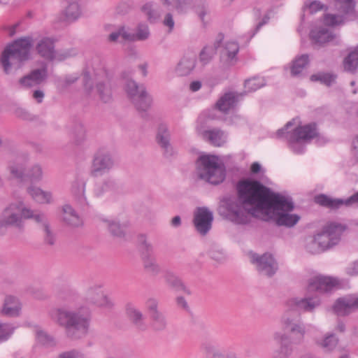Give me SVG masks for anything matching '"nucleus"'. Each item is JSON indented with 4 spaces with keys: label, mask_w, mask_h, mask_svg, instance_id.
I'll list each match as a JSON object with an SVG mask.
<instances>
[{
    "label": "nucleus",
    "mask_w": 358,
    "mask_h": 358,
    "mask_svg": "<svg viewBox=\"0 0 358 358\" xmlns=\"http://www.w3.org/2000/svg\"><path fill=\"white\" fill-rule=\"evenodd\" d=\"M243 194L245 201L256 204L252 213L257 218L273 220L278 226L287 227L294 226L300 220L298 215L289 213L294 208L291 198L274 193L262 183L245 185Z\"/></svg>",
    "instance_id": "1"
},
{
    "label": "nucleus",
    "mask_w": 358,
    "mask_h": 358,
    "mask_svg": "<svg viewBox=\"0 0 358 358\" xmlns=\"http://www.w3.org/2000/svg\"><path fill=\"white\" fill-rule=\"evenodd\" d=\"M321 304L317 296L292 297L285 302V310L280 317L283 330L289 333V337L285 333L275 331L273 339L280 343L279 355L289 357L294 350L293 345L301 344L304 339L306 328L299 317L302 312L312 313Z\"/></svg>",
    "instance_id": "2"
},
{
    "label": "nucleus",
    "mask_w": 358,
    "mask_h": 358,
    "mask_svg": "<svg viewBox=\"0 0 358 358\" xmlns=\"http://www.w3.org/2000/svg\"><path fill=\"white\" fill-rule=\"evenodd\" d=\"M49 316L54 323L64 329L66 337L72 341L83 339L90 332L92 317L87 308H56L50 310Z\"/></svg>",
    "instance_id": "3"
},
{
    "label": "nucleus",
    "mask_w": 358,
    "mask_h": 358,
    "mask_svg": "<svg viewBox=\"0 0 358 358\" xmlns=\"http://www.w3.org/2000/svg\"><path fill=\"white\" fill-rule=\"evenodd\" d=\"M255 183L261 182L250 180L239 181L237 184V192L238 199L244 206L240 204L236 199H224L218 208L220 215L236 224H247L250 222L252 217L257 218L252 213L253 210L257 208L256 204L245 201V199L243 196V187L246 185L252 186Z\"/></svg>",
    "instance_id": "4"
},
{
    "label": "nucleus",
    "mask_w": 358,
    "mask_h": 358,
    "mask_svg": "<svg viewBox=\"0 0 358 358\" xmlns=\"http://www.w3.org/2000/svg\"><path fill=\"white\" fill-rule=\"evenodd\" d=\"M32 45V37L26 36L14 41L6 47L0 57L6 74L17 71L30 59Z\"/></svg>",
    "instance_id": "5"
},
{
    "label": "nucleus",
    "mask_w": 358,
    "mask_h": 358,
    "mask_svg": "<svg viewBox=\"0 0 358 358\" xmlns=\"http://www.w3.org/2000/svg\"><path fill=\"white\" fill-rule=\"evenodd\" d=\"M293 125L292 121L288 122L285 126L276 132L279 138H285L289 148L296 154H302L306 144L317 136L315 124H308L296 127L292 132L287 129Z\"/></svg>",
    "instance_id": "6"
},
{
    "label": "nucleus",
    "mask_w": 358,
    "mask_h": 358,
    "mask_svg": "<svg viewBox=\"0 0 358 358\" xmlns=\"http://www.w3.org/2000/svg\"><path fill=\"white\" fill-rule=\"evenodd\" d=\"M32 216L31 209L21 201L8 203L0 213V236H4L11 228L22 232L24 229L27 217Z\"/></svg>",
    "instance_id": "7"
},
{
    "label": "nucleus",
    "mask_w": 358,
    "mask_h": 358,
    "mask_svg": "<svg viewBox=\"0 0 358 358\" xmlns=\"http://www.w3.org/2000/svg\"><path fill=\"white\" fill-rule=\"evenodd\" d=\"M196 175L199 179L217 185L224 180L226 168L217 156L203 155L196 161Z\"/></svg>",
    "instance_id": "8"
},
{
    "label": "nucleus",
    "mask_w": 358,
    "mask_h": 358,
    "mask_svg": "<svg viewBox=\"0 0 358 358\" xmlns=\"http://www.w3.org/2000/svg\"><path fill=\"white\" fill-rule=\"evenodd\" d=\"M55 43L56 39L53 37H41L36 43V52L41 57L52 62H63L77 55L74 48L56 50Z\"/></svg>",
    "instance_id": "9"
},
{
    "label": "nucleus",
    "mask_w": 358,
    "mask_h": 358,
    "mask_svg": "<svg viewBox=\"0 0 358 358\" xmlns=\"http://www.w3.org/2000/svg\"><path fill=\"white\" fill-rule=\"evenodd\" d=\"M96 83V92L100 99L104 103L112 100L111 89L108 85V80L106 72L101 69L99 73L91 74L85 71L83 74V85L87 93H90L93 89V84Z\"/></svg>",
    "instance_id": "10"
},
{
    "label": "nucleus",
    "mask_w": 358,
    "mask_h": 358,
    "mask_svg": "<svg viewBox=\"0 0 358 358\" xmlns=\"http://www.w3.org/2000/svg\"><path fill=\"white\" fill-rule=\"evenodd\" d=\"M124 90L127 97L138 112H145L150 108L152 98L143 85H138L134 80L127 79Z\"/></svg>",
    "instance_id": "11"
},
{
    "label": "nucleus",
    "mask_w": 358,
    "mask_h": 358,
    "mask_svg": "<svg viewBox=\"0 0 358 358\" xmlns=\"http://www.w3.org/2000/svg\"><path fill=\"white\" fill-rule=\"evenodd\" d=\"M150 36V31L148 24L139 23L137 24L135 31H131L128 27L120 26L108 36L107 40L108 42L115 43L121 37L124 41L136 42L146 41Z\"/></svg>",
    "instance_id": "12"
},
{
    "label": "nucleus",
    "mask_w": 358,
    "mask_h": 358,
    "mask_svg": "<svg viewBox=\"0 0 358 358\" xmlns=\"http://www.w3.org/2000/svg\"><path fill=\"white\" fill-rule=\"evenodd\" d=\"M345 227L338 223H329L324 226L321 232L316 234L319 245L325 251L337 245Z\"/></svg>",
    "instance_id": "13"
},
{
    "label": "nucleus",
    "mask_w": 358,
    "mask_h": 358,
    "mask_svg": "<svg viewBox=\"0 0 358 358\" xmlns=\"http://www.w3.org/2000/svg\"><path fill=\"white\" fill-rule=\"evenodd\" d=\"M115 162L111 154L103 149L99 150L94 155L91 175L98 177L108 173L114 166Z\"/></svg>",
    "instance_id": "14"
},
{
    "label": "nucleus",
    "mask_w": 358,
    "mask_h": 358,
    "mask_svg": "<svg viewBox=\"0 0 358 358\" xmlns=\"http://www.w3.org/2000/svg\"><path fill=\"white\" fill-rule=\"evenodd\" d=\"M251 262L255 265L257 270L262 275L271 277L273 275L278 267L273 257L268 253L259 255L257 253L250 252Z\"/></svg>",
    "instance_id": "15"
},
{
    "label": "nucleus",
    "mask_w": 358,
    "mask_h": 358,
    "mask_svg": "<svg viewBox=\"0 0 358 358\" xmlns=\"http://www.w3.org/2000/svg\"><path fill=\"white\" fill-rule=\"evenodd\" d=\"M48 77V67L45 64L40 69L31 70L20 78L18 84L21 88L30 89L44 83Z\"/></svg>",
    "instance_id": "16"
},
{
    "label": "nucleus",
    "mask_w": 358,
    "mask_h": 358,
    "mask_svg": "<svg viewBox=\"0 0 358 358\" xmlns=\"http://www.w3.org/2000/svg\"><path fill=\"white\" fill-rule=\"evenodd\" d=\"M85 298L87 303L98 307L110 308L113 306L112 300L101 285L90 287L86 291Z\"/></svg>",
    "instance_id": "17"
},
{
    "label": "nucleus",
    "mask_w": 358,
    "mask_h": 358,
    "mask_svg": "<svg viewBox=\"0 0 358 358\" xmlns=\"http://www.w3.org/2000/svg\"><path fill=\"white\" fill-rule=\"evenodd\" d=\"M213 213L206 207H199L194 213L193 222L196 230L201 235H206L212 227Z\"/></svg>",
    "instance_id": "18"
},
{
    "label": "nucleus",
    "mask_w": 358,
    "mask_h": 358,
    "mask_svg": "<svg viewBox=\"0 0 358 358\" xmlns=\"http://www.w3.org/2000/svg\"><path fill=\"white\" fill-rule=\"evenodd\" d=\"M28 162L29 157L27 155H17L15 158L9 161L6 169L10 177L20 182L25 181Z\"/></svg>",
    "instance_id": "19"
},
{
    "label": "nucleus",
    "mask_w": 358,
    "mask_h": 358,
    "mask_svg": "<svg viewBox=\"0 0 358 358\" xmlns=\"http://www.w3.org/2000/svg\"><path fill=\"white\" fill-rule=\"evenodd\" d=\"M335 313L339 316H346L358 310V296L349 294L338 298L333 306Z\"/></svg>",
    "instance_id": "20"
},
{
    "label": "nucleus",
    "mask_w": 358,
    "mask_h": 358,
    "mask_svg": "<svg viewBox=\"0 0 358 358\" xmlns=\"http://www.w3.org/2000/svg\"><path fill=\"white\" fill-rule=\"evenodd\" d=\"M338 285L339 281L338 279L319 275L309 279L308 289L309 291H316L320 293H326L331 292Z\"/></svg>",
    "instance_id": "21"
},
{
    "label": "nucleus",
    "mask_w": 358,
    "mask_h": 358,
    "mask_svg": "<svg viewBox=\"0 0 358 358\" xmlns=\"http://www.w3.org/2000/svg\"><path fill=\"white\" fill-rule=\"evenodd\" d=\"M315 201L320 206L331 208H338L342 205L350 206L354 204H358V192L346 199H332L327 195L320 194L315 196Z\"/></svg>",
    "instance_id": "22"
},
{
    "label": "nucleus",
    "mask_w": 358,
    "mask_h": 358,
    "mask_svg": "<svg viewBox=\"0 0 358 358\" xmlns=\"http://www.w3.org/2000/svg\"><path fill=\"white\" fill-rule=\"evenodd\" d=\"M125 313L129 320L138 330H146L145 315L139 307L132 302H128L125 305Z\"/></svg>",
    "instance_id": "23"
},
{
    "label": "nucleus",
    "mask_w": 358,
    "mask_h": 358,
    "mask_svg": "<svg viewBox=\"0 0 358 358\" xmlns=\"http://www.w3.org/2000/svg\"><path fill=\"white\" fill-rule=\"evenodd\" d=\"M170 133L168 127L166 124L159 126L156 140L157 143L164 150V155L166 157H171L176 154V152L170 143Z\"/></svg>",
    "instance_id": "24"
},
{
    "label": "nucleus",
    "mask_w": 358,
    "mask_h": 358,
    "mask_svg": "<svg viewBox=\"0 0 358 358\" xmlns=\"http://www.w3.org/2000/svg\"><path fill=\"white\" fill-rule=\"evenodd\" d=\"M62 220L64 224L71 228H78L83 224V221L78 213L70 204L62 207Z\"/></svg>",
    "instance_id": "25"
},
{
    "label": "nucleus",
    "mask_w": 358,
    "mask_h": 358,
    "mask_svg": "<svg viewBox=\"0 0 358 358\" xmlns=\"http://www.w3.org/2000/svg\"><path fill=\"white\" fill-rule=\"evenodd\" d=\"M197 62L196 55L193 53L185 55L178 63L176 72L180 76L190 75L196 68Z\"/></svg>",
    "instance_id": "26"
},
{
    "label": "nucleus",
    "mask_w": 358,
    "mask_h": 358,
    "mask_svg": "<svg viewBox=\"0 0 358 358\" xmlns=\"http://www.w3.org/2000/svg\"><path fill=\"white\" fill-rule=\"evenodd\" d=\"M66 6L62 11L64 20L73 22L78 19L82 13L80 0H63Z\"/></svg>",
    "instance_id": "27"
},
{
    "label": "nucleus",
    "mask_w": 358,
    "mask_h": 358,
    "mask_svg": "<svg viewBox=\"0 0 358 358\" xmlns=\"http://www.w3.org/2000/svg\"><path fill=\"white\" fill-rule=\"evenodd\" d=\"M167 10H175L178 14H186L192 8L193 0H160Z\"/></svg>",
    "instance_id": "28"
},
{
    "label": "nucleus",
    "mask_w": 358,
    "mask_h": 358,
    "mask_svg": "<svg viewBox=\"0 0 358 358\" xmlns=\"http://www.w3.org/2000/svg\"><path fill=\"white\" fill-rule=\"evenodd\" d=\"M71 141L76 145H82L87 138L85 127L81 122H73L69 128Z\"/></svg>",
    "instance_id": "29"
},
{
    "label": "nucleus",
    "mask_w": 358,
    "mask_h": 358,
    "mask_svg": "<svg viewBox=\"0 0 358 358\" xmlns=\"http://www.w3.org/2000/svg\"><path fill=\"white\" fill-rule=\"evenodd\" d=\"M240 95L238 93L231 92L225 93L217 101V108L223 113H227L236 106Z\"/></svg>",
    "instance_id": "30"
},
{
    "label": "nucleus",
    "mask_w": 358,
    "mask_h": 358,
    "mask_svg": "<svg viewBox=\"0 0 358 358\" xmlns=\"http://www.w3.org/2000/svg\"><path fill=\"white\" fill-rule=\"evenodd\" d=\"M21 304L19 300L12 296H8L5 298L1 313L8 317H17L20 315Z\"/></svg>",
    "instance_id": "31"
},
{
    "label": "nucleus",
    "mask_w": 358,
    "mask_h": 358,
    "mask_svg": "<svg viewBox=\"0 0 358 358\" xmlns=\"http://www.w3.org/2000/svg\"><path fill=\"white\" fill-rule=\"evenodd\" d=\"M164 280L168 287L177 291H183L191 294L190 290L185 285L182 280L175 273L166 271L164 275Z\"/></svg>",
    "instance_id": "32"
},
{
    "label": "nucleus",
    "mask_w": 358,
    "mask_h": 358,
    "mask_svg": "<svg viewBox=\"0 0 358 358\" xmlns=\"http://www.w3.org/2000/svg\"><path fill=\"white\" fill-rule=\"evenodd\" d=\"M239 51V45L236 42H226L221 50V58L227 63L231 64L236 61V55Z\"/></svg>",
    "instance_id": "33"
},
{
    "label": "nucleus",
    "mask_w": 358,
    "mask_h": 358,
    "mask_svg": "<svg viewBox=\"0 0 358 358\" xmlns=\"http://www.w3.org/2000/svg\"><path fill=\"white\" fill-rule=\"evenodd\" d=\"M85 182L83 180H76L72 183L71 192V194L81 207H85L88 205L86 197L85 196Z\"/></svg>",
    "instance_id": "34"
},
{
    "label": "nucleus",
    "mask_w": 358,
    "mask_h": 358,
    "mask_svg": "<svg viewBox=\"0 0 358 358\" xmlns=\"http://www.w3.org/2000/svg\"><path fill=\"white\" fill-rule=\"evenodd\" d=\"M27 192L34 201L39 203H50L52 201V193L44 191L38 187L30 185L27 188Z\"/></svg>",
    "instance_id": "35"
},
{
    "label": "nucleus",
    "mask_w": 358,
    "mask_h": 358,
    "mask_svg": "<svg viewBox=\"0 0 358 358\" xmlns=\"http://www.w3.org/2000/svg\"><path fill=\"white\" fill-rule=\"evenodd\" d=\"M310 36L312 41L318 45H323L334 38V35L327 28L313 29Z\"/></svg>",
    "instance_id": "36"
},
{
    "label": "nucleus",
    "mask_w": 358,
    "mask_h": 358,
    "mask_svg": "<svg viewBox=\"0 0 358 358\" xmlns=\"http://www.w3.org/2000/svg\"><path fill=\"white\" fill-rule=\"evenodd\" d=\"M201 135L204 139L208 141L215 146L222 145L226 140L224 132L220 129L203 131Z\"/></svg>",
    "instance_id": "37"
},
{
    "label": "nucleus",
    "mask_w": 358,
    "mask_h": 358,
    "mask_svg": "<svg viewBox=\"0 0 358 358\" xmlns=\"http://www.w3.org/2000/svg\"><path fill=\"white\" fill-rule=\"evenodd\" d=\"M43 166L38 163H35L27 168L25 180L31 183L39 182L43 180Z\"/></svg>",
    "instance_id": "38"
},
{
    "label": "nucleus",
    "mask_w": 358,
    "mask_h": 358,
    "mask_svg": "<svg viewBox=\"0 0 358 358\" xmlns=\"http://www.w3.org/2000/svg\"><path fill=\"white\" fill-rule=\"evenodd\" d=\"M150 327L155 332H162L166 329L168 321L164 313L159 312L157 313L150 315Z\"/></svg>",
    "instance_id": "39"
},
{
    "label": "nucleus",
    "mask_w": 358,
    "mask_h": 358,
    "mask_svg": "<svg viewBox=\"0 0 358 358\" xmlns=\"http://www.w3.org/2000/svg\"><path fill=\"white\" fill-rule=\"evenodd\" d=\"M143 268L145 273L151 276H157L161 272V267L157 262L155 256L141 259Z\"/></svg>",
    "instance_id": "40"
},
{
    "label": "nucleus",
    "mask_w": 358,
    "mask_h": 358,
    "mask_svg": "<svg viewBox=\"0 0 358 358\" xmlns=\"http://www.w3.org/2000/svg\"><path fill=\"white\" fill-rule=\"evenodd\" d=\"M116 182L114 179L108 178L103 180L101 182L95 185L94 188V194L100 197L106 192L113 190L115 188Z\"/></svg>",
    "instance_id": "41"
},
{
    "label": "nucleus",
    "mask_w": 358,
    "mask_h": 358,
    "mask_svg": "<svg viewBox=\"0 0 358 358\" xmlns=\"http://www.w3.org/2000/svg\"><path fill=\"white\" fill-rule=\"evenodd\" d=\"M343 67L345 71L352 73L358 68V46L345 58Z\"/></svg>",
    "instance_id": "42"
},
{
    "label": "nucleus",
    "mask_w": 358,
    "mask_h": 358,
    "mask_svg": "<svg viewBox=\"0 0 358 358\" xmlns=\"http://www.w3.org/2000/svg\"><path fill=\"white\" fill-rule=\"evenodd\" d=\"M309 59L308 55H302L296 57L292 64L290 67L291 75L292 76H299L304 68L308 64Z\"/></svg>",
    "instance_id": "43"
},
{
    "label": "nucleus",
    "mask_w": 358,
    "mask_h": 358,
    "mask_svg": "<svg viewBox=\"0 0 358 358\" xmlns=\"http://www.w3.org/2000/svg\"><path fill=\"white\" fill-rule=\"evenodd\" d=\"M200 350L206 357H220L224 356L222 351L215 344L209 341L203 342Z\"/></svg>",
    "instance_id": "44"
},
{
    "label": "nucleus",
    "mask_w": 358,
    "mask_h": 358,
    "mask_svg": "<svg viewBox=\"0 0 358 358\" xmlns=\"http://www.w3.org/2000/svg\"><path fill=\"white\" fill-rule=\"evenodd\" d=\"M36 339L38 343L47 347L56 345L55 338L41 329H38L36 331Z\"/></svg>",
    "instance_id": "45"
},
{
    "label": "nucleus",
    "mask_w": 358,
    "mask_h": 358,
    "mask_svg": "<svg viewBox=\"0 0 358 358\" xmlns=\"http://www.w3.org/2000/svg\"><path fill=\"white\" fill-rule=\"evenodd\" d=\"M139 250L141 259L155 256L153 246L143 236L139 238Z\"/></svg>",
    "instance_id": "46"
},
{
    "label": "nucleus",
    "mask_w": 358,
    "mask_h": 358,
    "mask_svg": "<svg viewBox=\"0 0 358 358\" xmlns=\"http://www.w3.org/2000/svg\"><path fill=\"white\" fill-rule=\"evenodd\" d=\"M194 8L200 20L204 22L205 16L209 13V8L206 1L205 0H196L195 2L193 1L191 8Z\"/></svg>",
    "instance_id": "47"
},
{
    "label": "nucleus",
    "mask_w": 358,
    "mask_h": 358,
    "mask_svg": "<svg viewBox=\"0 0 358 358\" xmlns=\"http://www.w3.org/2000/svg\"><path fill=\"white\" fill-rule=\"evenodd\" d=\"M338 343V338L334 334H327L320 343V346L326 350H333Z\"/></svg>",
    "instance_id": "48"
},
{
    "label": "nucleus",
    "mask_w": 358,
    "mask_h": 358,
    "mask_svg": "<svg viewBox=\"0 0 358 358\" xmlns=\"http://www.w3.org/2000/svg\"><path fill=\"white\" fill-rule=\"evenodd\" d=\"M216 53V48L213 46L204 47L199 54V59L203 65L208 64Z\"/></svg>",
    "instance_id": "49"
},
{
    "label": "nucleus",
    "mask_w": 358,
    "mask_h": 358,
    "mask_svg": "<svg viewBox=\"0 0 358 358\" xmlns=\"http://www.w3.org/2000/svg\"><path fill=\"white\" fill-rule=\"evenodd\" d=\"M336 79V76L329 73H319L310 76L311 81H320V83L330 86Z\"/></svg>",
    "instance_id": "50"
},
{
    "label": "nucleus",
    "mask_w": 358,
    "mask_h": 358,
    "mask_svg": "<svg viewBox=\"0 0 358 358\" xmlns=\"http://www.w3.org/2000/svg\"><path fill=\"white\" fill-rule=\"evenodd\" d=\"M306 249L310 254H319L324 252L322 248L319 245L316 235L307 241Z\"/></svg>",
    "instance_id": "51"
},
{
    "label": "nucleus",
    "mask_w": 358,
    "mask_h": 358,
    "mask_svg": "<svg viewBox=\"0 0 358 358\" xmlns=\"http://www.w3.org/2000/svg\"><path fill=\"white\" fill-rule=\"evenodd\" d=\"M15 327L10 324L0 323V342L7 341L13 334Z\"/></svg>",
    "instance_id": "52"
},
{
    "label": "nucleus",
    "mask_w": 358,
    "mask_h": 358,
    "mask_svg": "<svg viewBox=\"0 0 358 358\" xmlns=\"http://www.w3.org/2000/svg\"><path fill=\"white\" fill-rule=\"evenodd\" d=\"M78 79L77 74L67 75L64 78H59L57 80V86L59 89L64 90L76 83Z\"/></svg>",
    "instance_id": "53"
},
{
    "label": "nucleus",
    "mask_w": 358,
    "mask_h": 358,
    "mask_svg": "<svg viewBox=\"0 0 358 358\" xmlns=\"http://www.w3.org/2000/svg\"><path fill=\"white\" fill-rule=\"evenodd\" d=\"M141 10L146 16L147 19L151 22H155L157 19L159 18V13L152 8V4H145L142 7Z\"/></svg>",
    "instance_id": "54"
},
{
    "label": "nucleus",
    "mask_w": 358,
    "mask_h": 358,
    "mask_svg": "<svg viewBox=\"0 0 358 358\" xmlns=\"http://www.w3.org/2000/svg\"><path fill=\"white\" fill-rule=\"evenodd\" d=\"M107 226L110 234L117 237H122L124 235V230L119 222L115 221H108Z\"/></svg>",
    "instance_id": "55"
},
{
    "label": "nucleus",
    "mask_w": 358,
    "mask_h": 358,
    "mask_svg": "<svg viewBox=\"0 0 358 358\" xmlns=\"http://www.w3.org/2000/svg\"><path fill=\"white\" fill-rule=\"evenodd\" d=\"M337 9L344 13H349L354 9L353 0H335Z\"/></svg>",
    "instance_id": "56"
},
{
    "label": "nucleus",
    "mask_w": 358,
    "mask_h": 358,
    "mask_svg": "<svg viewBox=\"0 0 358 358\" xmlns=\"http://www.w3.org/2000/svg\"><path fill=\"white\" fill-rule=\"evenodd\" d=\"M264 85V83L263 79L259 78H253L251 79H248L245 83V87L249 92H254Z\"/></svg>",
    "instance_id": "57"
},
{
    "label": "nucleus",
    "mask_w": 358,
    "mask_h": 358,
    "mask_svg": "<svg viewBox=\"0 0 358 358\" xmlns=\"http://www.w3.org/2000/svg\"><path fill=\"white\" fill-rule=\"evenodd\" d=\"M343 22V17L341 15L326 14L324 16V23L327 26H335L341 24Z\"/></svg>",
    "instance_id": "58"
},
{
    "label": "nucleus",
    "mask_w": 358,
    "mask_h": 358,
    "mask_svg": "<svg viewBox=\"0 0 358 358\" xmlns=\"http://www.w3.org/2000/svg\"><path fill=\"white\" fill-rule=\"evenodd\" d=\"M31 214L32 216L27 217V220L33 218L37 223L41 225L43 229L50 226L49 221L44 213H35L34 211L31 210Z\"/></svg>",
    "instance_id": "59"
},
{
    "label": "nucleus",
    "mask_w": 358,
    "mask_h": 358,
    "mask_svg": "<svg viewBox=\"0 0 358 358\" xmlns=\"http://www.w3.org/2000/svg\"><path fill=\"white\" fill-rule=\"evenodd\" d=\"M146 306L150 315L161 312L159 309V302L155 298H149L146 301Z\"/></svg>",
    "instance_id": "60"
},
{
    "label": "nucleus",
    "mask_w": 358,
    "mask_h": 358,
    "mask_svg": "<svg viewBox=\"0 0 358 358\" xmlns=\"http://www.w3.org/2000/svg\"><path fill=\"white\" fill-rule=\"evenodd\" d=\"M162 23L165 27H168V31L171 33L173 30L175 26L173 13L167 12L164 17Z\"/></svg>",
    "instance_id": "61"
},
{
    "label": "nucleus",
    "mask_w": 358,
    "mask_h": 358,
    "mask_svg": "<svg viewBox=\"0 0 358 358\" xmlns=\"http://www.w3.org/2000/svg\"><path fill=\"white\" fill-rule=\"evenodd\" d=\"M85 356V355L78 349H71L60 354L59 358H78Z\"/></svg>",
    "instance_id": "62"
},
{
    "label": "nucleus",
    "mask_w": 358,
    "mask_h": 358,
    "mask_svg": "<svg viewBox=\"0 0 358 358\" xmlns=\"http://www.w3.org/2000/svg\"><path fill=\"white\" fill-rule=\"evenodd\" d=\"M44 231V241L49 245H53L55 243L56 238L55 234L51 231L50 226L43 229Z\"/></svg>",
    "instance_id": "63"
},
{
    "label": "nucleus",
    "mask_w": 358,
    "mask_h": 358,
    "mask_svg": "<svg viewBox=\"0 0 358 358\" xmlns=\"http://www.w3.org/2000/svg\"><path fill=\"white\" fill-rule=\"evenodd\" d=\"M176 304L179 308L186 312L189 311V306L188 303L183 296H178L176 298Z\"/></svg>",
    "instance_id": "64"
}]
</instances>
